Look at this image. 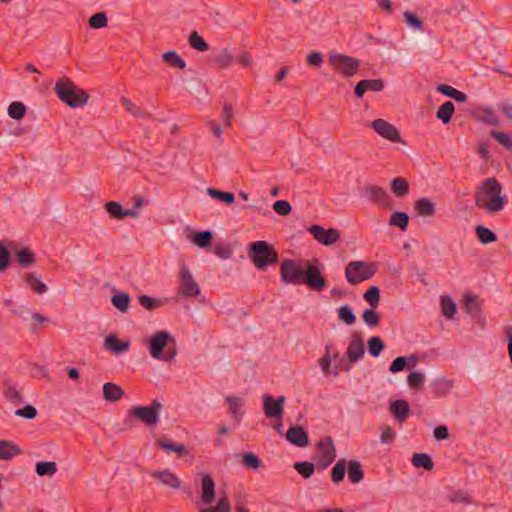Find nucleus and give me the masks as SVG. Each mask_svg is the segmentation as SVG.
<instances>
[{"mask_svg":"<svg viewBox=\"0 0 512 512\" xmlns=\"http://www.w3.org/2000/svg\"><path fill=\"white\" fill-rule=\"evenodd\" d=\"M55 92L62 102L72 108L83 107L88 100L86 92L75 86L68 78H61L56 83Z\"/></svg>","mask_w":512,"mask_h":512,"instance_id":"2","label":"nucleus"},{"mask_svg":"<svg viewBox=\"0 0 512 512\" xmlns=\"http://www.w3.org/2000/svg\"><path fill=\"white\" fill-rule=\"evenodd\" d=\"M231 506L228 497L223 494L220 496L218 503L215 507H208L202 509L200 512H230Z\"/></svg>","mask_w":512,"mask_h":512,"instance_id":"46","label":"nucleus"},{"mask_svg":"<svg viewBox=\"0 0 512 512\" xmlns=\"http://www.w3.org/2000/svg\"><path fill=\"white\" fill-rule=\"evenodd\" d=\"M376 271L377 266L375 263L352 261L346 266L345 277L348 283L356 285L372 278Z\"/></svg>","mask_w":512,"mask_h":512,"instance_id":"5","label":"nucleus"},{"mask_svg":"<svg viewBox=\"0 0 512 512\" xmlns=\"http://www.w3.org/2000/svg\"><path fill=\"white\" fill-rule=\"evenodd\" d=\"M26 284L37 294L42 295L48 291L47 285L34 273L25 276Z\"/></svg>","mask_w":512,"mask_h":512,"instance_id":"27","label":"nucleus"},{"mask_svg":"<svg viewBox=\"0 0 512 512\" xmlns=\"http://www.w3.org/2000/svg\"><path fill=\"white\" fill-rule=\"evenodd\" d=\"M249 257L259 270H265L268 265L278 260V255L266 241H256L249 245Z\"/></svg>","mask_w":512,"mask_h":512,"instance_id":"3","label":"nucleus"},{"mask_svg":"<svg viewBox=\"0 0 512 512\" xmlns=\"http://www.w3.org/2000/svg\"><path fill=\"white\" fill-rule=\"evenodd\" d=\"M364 193L366 198L371 202L377 203L386 208L391 206V199L387 191L382 187L369 185L364 188Z\"/></svg>","mask_w":512,"mask_h":512,"instance_id":"14","label":"nucleus"},{"mask_svg":"<svg viewBox=\"0 0 512 512\" xmlns=\"http://www.w3.org/2000/svg\"><path fill=\"white\" fill-rule=\"evenodd\" d=\"M371 127L379 136L390 142H402V138L400 136L398 129L384 119H376L372 121Z\"/></svg>","mask_w":512,"mask_h":512,"instance_id":"10","label":"nucleus"},{"mask_svg":"<svg viewBox=\"0 0 512 512\" xmlns=\"http://www.w3.org/2000/svg\"><path fill=\"white\" fill-rule=\"evenodd\" d=\"M162 407L163 405L160 401L153 400L150 406H133L129 411V415L148 427H154L160 420Z\"/></svg>","mask_w":512,"mask_h":512,"instance_id":"6","label":"nucleus"},{"mask_svg":"<svg viewBox=\"0 0 512 512\" xmlns=\"http://www.w3.org/2000/svg\"><path fill=\"white\" fill-rule=\"evenodd\" d=\"M207 194L214 199H217L226 204H232L235 200V196L233 193L220 191L214 188H208Z\"/></svg>","mask_w":512,"mask_h":512,"instance_id":"40","label":"nucleus"},{"mask_svg":"<svg viewBox=\"0 0 512 512\" xmlns=\"http://www.w3.org/2000/svg\"><path fill=\"white\" fill-rule=\"evenodd\" d=\"M105 208L109 215L116 219H123L125 209L122 208L121 204L116 201L107 202Z\"/></svg>","mask_w":512,"mask_h":512,"instance_id":"53","label":"nucleus"},{"mask_svg":"<svg viewBox=\"0 0 512 512\" xmlns=\"http://www.w3.org/2000/svg\"><path fill=\"white\" fill-rule=\"evenodd\" d=\"M273 210L279 215L286 216L291 212L292 207L286 200H277L273 204Z\"/></svg>","mask_w":512,"mask_h":512,"instance_id":"61","label":"nucleus"},{"mask_svg":"<svg viewBox=\"0 0 512 512\" xmlns=\"http://www.w3.org/2000/svg\"><path fill=\"white\" fill-rule=\"evenodd\" d=\"M347 471L349 480L354 483H360L363 480L364 472L362 465L358 461H350L347 463Z\"/></svg>","mask_w":512,"mask_h":512,"instance_id":"28","label":"nucleus"},{"mask_svg":"<svg viewBox=\"0 0 512 512\" xmlns=\"http://www.w3.org/2000/svg\"><path fill=\"white\" fill-rule=\"evenodd\" d=\"M38 476H53L57 472V464L54 461H41L36 464Z\"/></svg>","mask_w":512,"mask_h":512,"instance_id":"32","label":"nucleus"},{"mask_svg":"<svg viewBox=\"0 0 512 512\" xmlns=\"http://www.w3.org/2000/svg\"><path fill=\"white\" fill-rule=\"evenodd\" d=\"M225 405L236 425H239L244 416V399L235 395H228L224 399Z\"/></svg>","mask_w":512,"mask_h":512,"instance_id":"15","label":"nucleus"},{"mask_svg":"<svg viewBox=\"0 0 512 512\" xmlns=\"http://www.w3.org/2000/svg\"><path fill=\"white\" fill-rule=\"evenodd\" d=\"M409 216L405 212H395L391 215L389 224L406 230L408 227Z\"/></svg>","mask_w":512,"mask_h":512,"instance_id":"42","label":"nucleus"},{"mask_svg":"<svg viewBox=\"0 0 512 512\" xmlns=\"http://www.w3.org/2000/svg\"><path fill=\"white\" fill-rule=\"evenodd\" d=\"M150 475L165 487L175 490L181 487L180 479L169 469L152 471Z\"/></svg>","mask_w":512,"mask_h":512,"instance_id":"16","label":"nucleus"},{"mask_svg":"<svg viewBox=\"0 0 512 512\" xmlns=\"http://www.w3.org/2000/svg\"><path fill=\"white\" fill-rule=\"evenodd\" d=\"M329 62L334 69L346 77L354 76L359 69L358 59L336 52L329 54Z\"/></svg>","mask_w":512,"mask_h":512,"instance_id":"7","label":"nucleus"},{"mask_svg":"<svg viewBox=\"0 0 512 512\" xmlns=\"http://www.w3.org/2000/svg\"><path fill=\"white\" fill-rule=\"evenodd\" d=\"M475 231H476L479 241L482 244H489V243L495 242L497 239L496 234L493 231H491L489 228L484 227L482 225L476 226Z\"/></svg>","mask_w":512,"mask_h":512,"instance_id":"37","label":"nucleus"},{"mask_svg":"<svg viewBox=\"0 0 512 512\" xmlns=\"http://www.w3.org/2000/svg\"><path fill=\"white\" fill-rule=\"evenodd\" d=\"M449 501L455 504H470V496L464 491H457L449 497Z\"/></svg>","mask_w":512,"mask_h":512,"instance_id":"64","label":"nucleus"},{"mask_svg":"<svg viewBox=\"0 0 512 512\" xmlns=\"http://www.w3.org/2000/svg\"><path fill=\"white\" fill-rule=\"evenodd\" d=\"M102 393L103 398L107 402H116L120 400L124 395L123 389L119 385L112 382H107L103 384Z\"/></svg>","mask_w":512,"mask_h":512,"instance_id":"22","label":"nucleus"},{"mask_svg":"<svg viewBox=\"0 0 512 512\" xmlns=\"http://www.w3.org/2000/svg\"><path fill=\"white\" fill-rule=\"evenodd\" d=\"M309 232L322 245L330 246L336 243L340 238V233L335 228L325 229L320 225H312Z\"/></svg>","mask_w":512,"mask_h":512,"instance_id":"11","label":"nucleus"},{"mask_svg":"<svg viewBox=\"0 0 512 512\" xmlns=\"http://www.w3.org/2000/svg\"><path fill=\"white\" fill-rule=\"evenodd\" d=\"M215 500V483L208 474L203 475L201 480L200 501L204 505H210Z\"/></svg>","mask_w":512,"mask_h":512,"instance_id":"18","label":"nucleus"},{"mask_svg":"<svg viewBox=\"0 0 512 512\" xmlns=\"http://www.w3.org/2000/svg\"><path fill=\"white\" fill-rule=\"evenodd\" d=\"M104 348L111 353L118 355L130 348V341H120L116 335L110 334L104 339Z\"/></svg>","mask_w":512,"mask_h":512,"instance_id":"21","label":"nucleus"},{"mask_svg":"<svg viewBox=\"0 0 512 512\" xmlns=\"http://www.w3.org/2000/svg\"><path fill=\"white\" fill-rule=\"evenodd\" d=\"M159 447H161L168 453L174 452L179 456L187 453V449L182 443H173L168 440H162L159 442Z\"/></svg>","mask_w":512,"mask_h":512,"instance_id":"39","label":"nucleus"},{"mask_svg":"<svg viewBox=\"0 0 512 512\" xmlns=\"http://www.w3.org/2000/svg\"><path fill=\"white\" fill-rule=\"evenodd\" d=\"M415 211L425 217H431L435 214V204L426 197L419 198L414 204Z\"/></svg>","mask_w":512,"mask_h":512,"instance_id":"25","label":"nucleus"},{"mask_svg":"<svg viewBox=\"0 0 512 512\" xmlns=\"http://www.w3.org/2000/svg\"><path fill=\"white\" fill-rule=\"evenodd\" d=\"M390 411L399 422H404L409 415L410 407L407 401L399 399L391 403Z\"/></svg>","mask_w":512,"mask_h":512,"instance_id":"23","label":"nucleus"},{"mask_svg":"<svg viewBox=\"0 0 512 512\" xmlns=\"http://www.w3.org/2000/svg\"><path fill=\"white\" fill-rule=\"evenodd\" d=\"M381 435H380V443L381 444H391L394 442L396 438V431L388 425H382L379 428Z\"/></svg>","mask_w":512,"mask_h":512,"instance_id":"51","label":"nucleus"},{"mask_svg":"<svg viewBox=\"0 0 512 512\" xmlns=\"http://www.w3.org/2000/svg\"><path fill=\"white\" fill-rule=\"evenodd\" d=\"M172 340V335L167 331H158L152 335L148 340V349L151 357L156 360L171 362L176 356V351L172 350L168 353H163V351L168 346V342Z\"/></svg>","mask_w":512,"mask_h":512,"instance_id":"4","label":"nucleus"},{"mask_svg":"<svg viewBox=\"0 0 512 512\" xmlns=\"http://www.w3.org/2000/svg\"><path fill=\"white\" fill-rule=\"evenodd\" d=\"M304 270L294 260L286 259L281 263L280 275L287 284H300L304 281Z\"/></svg>","mask_w":512,"mask_h":512,"instance_id":"8","label":"nucleus"},{"mask_svg":"<svg viewBox=\"0 0 512 512\" xmlns=\"http://www.w3.org/2000/svg\"><path fill=\"white\" fill-rule=\"evenodd\" d=\"M437 90L445 96L453 98L459 103H464L467 100V95L465 93L453 88L452 86L442 84L437 87Z\"/></svg>","mask_w":512,"mask_h":512,"instance_id":"29","label":"nucleus"},{"mask_svg":"<svg viewBox=\"0 0 512 512\" xmlns=\"http://www.w3.org/2000/svg\"><path fill=\"white\" fill-rule=\"evenodd\" d=\"M89 25L91 28L99 29L103 28L107 25V16L106 14L100 12L92 15L89 19Z\"/></svg>","mask_w":512,"mask_h":512,"instance_id":"60","label":"nucleus"},{"mask_svg":"<svg viewBox=\"0 0 512 512\" xmlns=\"http://www.w3.org/2000/svg\"><path fill=\"white\" fill-rule=\"evenodd\" d=\"M384 348V342L378 336H373L368 341V351L372 357H378Z\"/></svg>","mask_w":512,"mask_h":512,"instance_id":"49","label":"nucleus"},{"mask_svg":"<svg viewBox=\"0 0 512 512\" xmlns=\"http://www.w3.org/2000/svg\"><path fill=\"white\" fill-rule=\"evenodd\" d=\"M442 314L447 319H453L457 312L456 304L449 296H441L440 298Z\"/></svg>","mask_w":512,"mask_h":512,"instance_id":"34","label":"nucleus"},{"mask_svg":"<svg viewBox=\"0 0 512 512\" xmlns=\"http://www.w3.org/2000/svg\"><path fill=\"white\" fill-rule=\"evenodd\" d=\"M317 455L323 467H327L335 460L336 450L330 437L321 439L318 442Z\"/></svg>","mask_w":512,"mask_h":512,"instance_id":"13","label":"nucleus"},{"mask_svg":"<svg viewBox=\"0 0 512 512\" xmlns=\"http://www.w3.org/2000/svg\"><path fill=\"white\" fill-rule=\"evenodd\" d=\"M454 110H455V107H454L453 102L447 101L439 107V109L436 113V117L438 119H440L444 124H447L448 122H450L452 115L454 113Z\"/></svg>","mask_w":512,"mask_h":512,"instance_id":"33","label":"nucleus"},{"mask_svg":"<svg viewBox=\"0 0 512 512\" xmlns=\"http://www.w3.org/2000/svg\"><path fill=\"white\" fill-rule=\"evenodd\" d=\"M233 54L228 48H222L216 56V63L221 67H228L233 62Z\"/></svg>","mask_w":512,"mask_h":512,"instance_id":"50","label":"nucleus"},{"mask_svg":"<svg viewBox=\"0 0 512 512\" xmlns=\"http://www.w3.org/2000/svg\"><path fill=\"white\" fill-rule=\"evenodd\" d=\"M242 462L245 466L252 469H258L261 465V460L253 453L244 454Z\"/></svg>","mask_w":512,"mask_h":512,"instance_id":"63","label":"nucleus"},{"mask_svg":"<svg viewBox=\"0 0 512 512\" xmlns=\"http://www.w3.org/2000/svg\"><path fill=\"white\" fill-rule=\"evenodd\" d=\"M295 470L304 478H309L314 473V465L311 462H296L294 464Z\"/></svg>","mask_w":512,"mask_h":512,"instance_id":"54","label":"nucleus"},{"mask_svg":"<svg viewBox=\"0 0 512 512\" xmlns=\"http://www.w3.org/2000/svg\"><path fill=\"white\" fill-rule=\"evenodd\" d=\"M188 42L190 46L197 51L206 52L209 49V45L197 31H193L189 35Z\"/></svg>","mask_w":512,"mask_h":512,"instance_id":"35","label":"nucleus"},{"mask_svg":"<svg viewBox=\"0 0 512 512\" xmlns=\"http://www.w3.org/2000/svg\"><path fill=\"white\" fill-rule=\"evenodd\" d=\"M412 464L417 468L423 467L426 470H431L434 467L433 461L426 453H415L412 457Z\"/></svg>","mask_w":512,"mask_h":512,"instance_id":"36","label":"nucleus"},{"mask_svg":"<svg viewBox=\"0 0 512 512\" xmlns=\"http://www.w3.org/2000/svg\"><path fill=\"white\" fill-rule=\"evenodd\" d=\"M391 191L399 198L409 193V185L405 178L396 177L391 182Z\"/></svg>","mask_w":512,"mask_h":512,"instance_id":"30","label":"nucleus"},{"mask_svg":"<svg viewBox=\"0 0 512 512\" xmlns=\"http://www.w3.org/2000/svg\"><path fill=\"white\" fill-rule=\"evenodd\" d=\"M4 396L8 401L14 404H20L23 402L21 394L19 393L17 388L11 383H6Z\"/></svg>","mask_w":512,"mask_h":512,"instance_id":"45","label":"nucleus"},{"mask_svg":"<svg viewBox=\"0 0 512 512\" xmlns=\"http://www.w3.org/2000/svg\"><path fill=\"white\" fill-rule=\"evenodd\" d=\"M163 60L174 67H178L180 69H184L186 67L185 60L178 55L175 51H167L162 56Z\"/></svg>","mask_w":512,"mask_h":512,"instance_id":"38","label":"nucleus"},{"mask_svg":"<svg viewBox=\"0 0 512 512\" xmlns=\"http://www.w3.org/2000/svg\"><path fill=\"white\" fill-rule=\"evenodd\" d=\"M363 298L370 304L372 308L378 306L380 300V290L377 286H371L363 295Z\"/></svg>","mask_w":512,"mask_h":512,"instance_id":"52","label":"nucleus"},{"mask_svg":"<svg viewBox=\"0 0 512 512\" xmlns=\"http://www.w3.org/2000/svg\"><path fill=\"white\" fill-rule=\"evenodd\" d=\"M179 293L185 297H196L200 294V287L195 281L187 266L180 269V290Z\"/></svg>","mask_w":512,"mask_h":512,"instance_id":"9","label":"nucleus"},{"mask_svg":"<svg viewBox=\"0 0 512 512\" xmlns=\"http://www.w3.org/2000/svg\"><path fill=\"white\" fill-rule=\"evenodd\" d=\"M363 340L358 335H353L348 345L346 356L350 362H357L364 355Z\"/></svg>","mask_w":512,"mask_h":512,"instance_id":"19","label":"nucleus"},{"mask_svg":"<svg viewBox=\"0 0 512 512\" xmlns=\"http://www.w3.org/2000/svg\"><path fill=\"white\" fill-rule=\"evenodd\" d=\"M286 439L297 447H305L308 445L309 438L304 428L294 426L288 429Z\"/></svg>","mask_w":512,"mask_h":512,"instance_id":"20","label":"nucleus"},{"mask_svg":"<svg viewBox=\"0 0 512 512\" xmlns=\"http://www.w3.org/2000/svg\"><path fill=\"white\" fill-rule=\"evenodd\" d=\"M338 317L347 325H353L356 321V316L353 312V309L348 304L339 307Z\"/></svg>","mask_w":512,"mask_h":512,"instance_id":"41","label":"nucleus"},{"mask_svg":"<svg viewBox=\"0 0 512 512\" xmlns=\"http://www.w3.org/2000/svg\"><path fill=\"white\" fill-rule=\"evenodd\" d=\"M111 303L117 310L125 313L129 308L130 296L126 292L117 291L111 297Z\"/></svg>","mask_w":512,"mask_h":512,"instance_id":"26","label":"nucleus"},{"mask_svg":"<svg viewBox=\"0 0 512 512\" xmlns=\"http://www.w3.org/2000/svg\"><path fill=\"white\" fill-rule=\"evenodd\" d=\"M26 113V107L21 102H13L8 107V114L11 118L21 119Z\"/></svg>","mask_w":512,"mask_h":512,"instance_id":"55","label":"nucleus"},{"mask_svg":"<svg viewBox=\"0 0 512 512\" xmlns=\"http://www.w3.org/2000/svg\"><path fill=\"white\" fill-rule=\"evenodd\" d=\"M338 357V353H332L329 347H326V354L320 359L319 364L323 373H328L332 360Z\"/></svg>","mask_w":512,"mask_h":512,"instance_id":"57","label":"nucleus"},{"mask_svg":"<svg viewBox=\"0 0 512 512\" xmlns=\"http://www.w3.org/2000/svg\"><path fill=\"white\" fill-rule=\"evenodd\" d=\"M304 272V281L310 288L316 291H321L325 287V279L318 267L308 265Z\"/></svg>","mask_w":512,"mask_h":512,"instance_id":"17","label":"nucleus"},{"mask_svg":"<svg viewBox=\"0 0 512 512\" xmlns=\"http://www.w3.org/2000/svg\"><path fill=\"white\" fill-rule=\"evenodd\" d=\"M285 398L283 396L277 399L269 394L263 395V410L268 418L281 419L283 416V406Z\"/></svg>","mask_w":512,"mask_h":512,"instance_id":"12","label":"nucleus"},{"mask_svg":"<svg viewBox=\"0 0 512 512\" xmlns=\"http://www.w3.org/2000/svg\"><path fill=\"white\" fill-rule=\"evenodd\" d=\"M491 136L494 137L501 145H503L506 149H512V138L510 135L503 131H491Z\"/></svg>","mask_w":512,"mask_h":512,"instance_id":"58","label":"nucleus"},{"mask_svg":"<svg viewBox=\"0 0 512 512\" xmlns=\"http://www.w3.org/2000/svg\"><path fill=\"white\" fill-rule=\"evenodd\" d=\"M403 16H404L406 23L410 27H412L413 29L418 30V31L422 30V28H423L422 21L416 15L407 11L403 14Z\"/></svg>","mask_w":512,"mask_h":512,"instance_id":"62","label":"nucleus"},{"mask_svg":"<svg viewBox=\"0 0 512 512\" xmlns=\"http://www.w3.org/2000/svg\"><path fill=\"white\" fill-rule=\"evenodd\" d=\"M20 454L21 449L14 442L0 440V460H10Z\"/></svg>","mask_w":512,"mask_h":512,"instance_id":"24","label":"nucleus"},{"mask_svg":"<svg viewBox=\"0 0 512 512\" xmlns=\"http://www.w3.org/2000/svg\"><path fill=\"white\" fill-rule=\"evenodd\" d=\"M17 261L23 266H30L35 262L34 253L28 249L23 248L16 252Z\"/></svg>","mask_w":512,"mask_h":512,"instance_id":"44","label":"nucleus"},{"mask_svg":"<svg viewBox=\"0 0 512 512\" xmlns=\"http://www.w3.org/2000/svg\"><path fill=\"white\" fill-rule=\"evenodd\" d=\"M410 362H413L415 363L416 362V358L415 356H411L410 358H407V357H397L395 358L390 367H389V370L390 372L392 373H397V372H400L402 371L406 365Z\"/></svg>","mask_w":512,"mask_h":512,"instance_id":"48","label":"nucleus"},{"mask_svg":"<svg viewBox=\"0 0 512 512\" xmlns=\"http://www.w3.org/2000/svg\"><path fill=\"white\" fill-rule=\"evenodd\" d=\"M12 243L0 242V272L4 271L9 263V248H12Z\"/></svg>","mask_w":512,"mask_h":512,"instance_id":"56","label":"nucleus"},{"mask_svg":"<svg viewBox=\"0 0 512 512\" xmlns=\"http://www.w3.org/2000/svg\"><path fill=\"white\" fill-rule=\"evenodd\" d=\"M507 202L500 183L493 177L485 179L475 193V204L489 214L501 212Z\"/></svg>","mask_w":512,"mask_h":512,"instance_id":"1","label":"nucleus"},{"mask_svg":"<svg viewBox=\"0 0 512 512\" xmlns=\"http://www.w3.org/2000/svg\"><path fill=\"white\" fill-rule=\"evenodd\" d=\"M212 233L203 231L196 233L192 238V243L200 248L208 247L211 244Z\"/></svg>","mask_w":512,"mask_h":512,"instance_id":"47","label":"nucleus"},{"mask_svg":"<svg viewBox=\"0 0 512 512\" xmlns=\"http://www.w3.org/2000/svg\"><path fill=\"white\" fill-rule=\"evenodd\" d=\"M347 470V461L345 459H339L334 465L331 471V480L333 483H340L344 480Z\"/></svg>","mask_w":512,"mask_h":512,"instance_id":"31","label":"nucleus"},{"mask_svg":"<svg viewBox=\"0 0 512 512\" xmlns=\"http://www.w3.org/2000/svg\"><path fill=\"white\" fill-rule=\"evenodd\" d=\"M425 382V375L419 371H413L407 376V384L411 389L419 390Z\"/></svg>","mask_w":512,"mask_h":512,"instance_id":"43","label":"nucleus"},{"mask_svg":"<svg viewBox=\"0 0 512 512\" xmlns=\"http://www.w3.org/2000/svg\"><path fill=\"white\" fill-rule=\"evenodd\" d=\"M374 309H366L362 314L364 323L369 327H375L379 323V316Z\"/></svg>","mask_w":512,"mask_h":512,"instance_id":"59","label":"nucleus"}]
</instances>
